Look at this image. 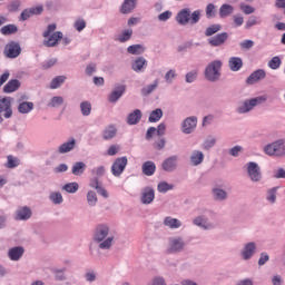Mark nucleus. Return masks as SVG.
<instances>
[{"label": "nucleus", "instance_id": "f257e3e1", "mask_svg": "<svg viewBox=\"0 0 285 285\" xmlns=\"http://www.w3.org/2000/svg\"><path fill=\"white\" fill-rule=\"evenodd\" d=\"M94 242H96L101 250H110L115 236L110 235V228L108 225H98L94 230Z\"/></svg>", "mask_w": 285, "mask_h": 285}, {"label": "nucleus", "instance_id": "f03ea898", "mask_svg": "<svg viewBox=\"0 0 285 285\" xmlns=\"http://www.w3.org/2000/svg\"><path fill=\"white\" fill-rule=\"evenodd\" d=\"M199 19H202V11L196 10L190 14V9H181L177 16L176 21L179 26H195V23H199Z\"/></svg>", "mask_w": 285, "mask_h": 285}, {"label": "nucleus", "instance_id": "7ed1b4c3", "mask_svg": "<svg viewBox=\"0 0 285 285\" xmlns=\"http://www.w3.org/2000/svg\"><path fill=\"white\" fill-rule=\"evenodd\" d=\"M268 100V96H258L256 98L245 100L240 106L237 107L236 111L239 115H246V112H250L255 107L262 106V104H266Z\"/></svg>", "mask_w": 285, "mask_h": 285}, {"label": "nucleus", "instance_id": "20e7f679", "mask_svg": "<svg viewBox=\"0 0 285 285\" xmlns=\"http://www.w3.org/2000/svg\"><path fill=\"white\" fill-rule=\"evenodd\" d=\"M205 77L208 81H218L222 77V61L215 60L205 69Z\"/></svg>", "mask_w": 285, "mask_h": 285}, {"label": "nucleus", "instance_id": "39448f33", "mask_svg": "<svg viewBox=\"0 0 285 285\" xmlns=\"http://www.w3.org/2000/svg\"><path fill=\"white\" fill-rule=\"evenodd\" d=\"M266 155L269 157H284L285 154V142L283 140H277L274 144L267 145L264 148Z\"/></svg>", "mask_w": 285, "mask_h": 285}, {"label": "nucleus", "instance_id": "423d86ee", "mask_svg": "<svg viewBox=\"0 0 285 285\" xmlns=\"http://www.w3.org/2000/svg\"><path fill=\"white\" fill-rule=\"evenodd\" d=\"M185 246H186V243L184 242V238L171 237V238H169V242H168L167 253H169L170 255H173L175 253H181V250H184Z\"/></svg>", "mask_w": 285, "mask_h": 285}, {"label": "nucleus", "instance_id": "0eeeda50", "mask_svg": "<svg viewBox=\"0 0 285 285\" xmlns=\"http://www.w3.org/2000/svg\"><path fill=\"white\" fill-rule=\"evenodd\" d=\"M128 166V158L126 156L117 158L111 166V174L114 177H121L124 170Z\"/></svg>", "mask_w": 285, "mask_h": 285}, {"label": "nucleus", "instance_id": "6e6552de", "mask_svg": "<svg viewBox=\"0 0 285 285\" xmlns=\"http://www.w3.org/2000/svg\"><path fill=\"white\" fill-rule=\"evenodd\" d=\"M247 175L252 181H262V169L257 163H247Z\"/></svg>", "mask_w": 285, "mask_h": 285}, {"label": "nucleus", "instance_id": "1a4fd4ad", "mask_svg": "<svg viewBox=\"0 0 285 285\" xmlns=\"http://www.w3.org/2000/svg\"><path fill=\"white\" fill-rule=\"evenodd\" d=\"M3 52L8 59H17L21 55V46L18 42L11 41L6 45Z\"/></svg>", "mask_w": 285, "mask_h": 285}, {"label": "nucleus", "instance_id": "9d476101", "mask_svg": "<svg viewBox=\"0 0 285 285\" xmlns=\"http://www.w3.org/2000/svg\"><path fill=\"white\" fill-rule=\"evenodd\" d=\"M0 112H4V118L10 119L12 117V98H0Z\"/></svg>", "mask_w": 285, "mask_h": 285}, {"label": "nucleus", "instance_id": "9b49d317", "mask_svg": "<svg viewBox=\"0 0 285 285\" xmlns=\"http://www.w3.org/2000/svg\"><path fill=\"white\" fill-rule=\"evenodd\" d=\"M195 128H197V117H188L184 120L183 126H181V131L185 135H190Z\"/></svg>", "mask_w": 285, "mask_h": 285}, {"label": "nucleus", "instance_id": "f8f14e48", "mask_svg": "<svg viewBox=\"0 0 285 285\" xmlns=\"http://www.w3.org/2000/svg\"><path fill=\"white\" fill-rule=\"evenodd\" d=\"M41 12H43V7L41 6L24 9L20 14V21H28L30 17H35V14H41Z\"/></svg>", "mask_w": 285, "mask_h": 285}, {"label": "nucleus", "instance_id": "ddd939ff", "mask_svg": "<svg viewBox=\"0 0 285 285\" xmlns=\"http://www.w3.org/2000/svg\"><path fill=\"white\" fill-rule=\"evenodd\" d=\"M193 224L199 228H204V230H213V228H215V225L210 223L206 216L196 217Z\"/></svg>", "mask_w": 285, "mask_h": 285}, {"label": "nucleus", "instance_id": "4468645a", "mask_svg": "<svg viewBox=\"0 0 285 285\" xmlns=\"http://www.w3.org/2000/svg\"><path fill=\"white\" fill-rule=\"evenodd\" d=\"M124 92H126V87L124 85H118L115 87V89L110 92L108 97V101L110 104H115L121 99Z\"/></svg>", "mask_w": 285, "mask_h": 285}, {"label": "nucleus", "instance_id": "2eb2a0df", "mask_svg": "<svg viewBox=\"0 0 285 285\" xmlns=\"http://www.w3.org/2000/svg\"><path fill=\"white\" fill-rule=\"evenodd\" d=\"M262 79H266V71L264 69H258L250 73L246 80V83L253 86L254 83H257V81H262Z\"/></svg>", "mask_w": 285, "mask_h": 285}, {"label": "nucleus", "instance_id": "dca6fc26", "mask_svg": "<svg viewBox=\"0 0 285 285\" xmlns=\"http://www.w3.org/2000/svg\"><path fill=\"white\" fill-rule=\"evenodd\" d=\"M140 202L141 204H153V202H155V189H153L151 187L144 188Z\"/></svg>", "mask_w": 285, "mask_h": 285}, {"label": "nucleus", "instance_id": "f3484780", "mask_svg": "<svg viewBox=\"0 0 285 285\" xmlns=\"http://www.w3.org/2000/svg\"><path fill=\"white\" fill-rule=\"evenodd\" d=\"M177 156L166 158L161 164L163 170H165L166 173H173V170L177 168Z\"/></svg>", "mask_w": 285, "mask_h": 285}, {"label": "nucleus", "instance_id": "a211bd4d", "mask_svg": "<svg viewBox=\"0 0 285 285\" xmlns=\"http://www.w3.org/2000/svg\"><path fill=\"white\" fill-rule=\"evenodd\" d=\"M23 253H26V249L22 246L12 247L8 252V257L11 262H19L23 257Z\"/></svg>", "mask_w": 285, "mask_h": 285}, {"label": "nucleus", "instance_id": "6ab92c4d", "mask_svg": "<svg viewBox=\"0 0 285 285\" xmlns=\"http://www.w3.org/2000/svg\"><path fill=\"white\" fill-rule=\"evenodd\" d=\"M227 40H228V33L222 32L210 38L208 42L215 48H217L218 46L226 43Z\"/></svg>", "mask_w": 285, "mask_h": 285}, {"label": "nucleus", "instance_id": "aec40b11", "mask_svg": "<svg viewBox=\"0 0 285 285\" xmlns=\"http://www.w3.org/2000/svg\"><path fill=\"white\" fill-rule=\"evenodd\" d=\"M63 39V33L60 31H57L55 33H52L48 40H45V46H47V48H55V46H57V43H59V40Z\"/></svg>", "mask_w": 285, "mask_h": 285}, {"label": "nucleus", "instance_id": "412c9836", "mask_svg": "<svg viewBox=\"0 0 285 285\" xmlns=\"http://www.w3.org/2000/svg\"><path fill=\"white\" fill-rule=\"evenodd\" d=\"M255 250H257V246L255 245V243L246 244L242 252L243 259H245V261L250 259V257H253V255H255Z\"/></svg>", "mask_w": 285, "mask_h": 285}, {"label": "nucleus", "instance_id": "4be33fe9", "mask_svg": "<svg viewBox=\"0 0 285 285\" xmlns=\"http://www.w3.org/2000/svg\"><path fill=\"white\" fill-rule=\"evenodd\" d=\"M141 110L135 109L132 112H130L127 117V124L128 126H137L139 121H141Z\"/></svg>", "mask_w": 285, "mask_h": 285}, {"label": "nucleus", "instance_id": "5701e85b", "mask_svg": "<svg viewBox=\"0 0 285 285\" xmlns=\"http://www.w3.org/2000/svg\"><path fill=\"white\" fill-rule=\"evenodd\" d=\"M228 66L233 72H237L242 70V67L244 66V61L239 57H232L228 60Z\"/></svg>", "mask_w": 285, "mask_h": 285}, {"label": "nucleus", "instance_id": "b1692460", "mask_svg": "<svg viewBox=\"0 0 285 285\" xmlns=\"http://www.w3.org/2000/svg\"><path fill=\"white\" fill-rule=\"evenodd\" d=\"M135 8H137V0H125L120 8V12L121 14H130Z\"/></svg>", "mask_w": 285, "mask_h": 285}, {"label": "nucleus", "instance_id": "393cba45", "mask_svg": "<svg viewBox=\"0 0 285 285\" xmlns=\"http://www.w3.org/2000/svg\"><path fill=\"white\" fill-rule=\"evenodd\" d=\"M75 146H77V140H75V138H71L69 141L59 146L58 153H60V155H66V153L75 150Z\"/></svg>", "mask_w": 285, "mask_h": 285}, {"label": "nucleus", "instance_id": "a878e982", "mask_svg": "<svg viewBox=\"0 0 285 285\" xmlns=\"http://www.w3.org/2000/svg\"><path fill=\"white\" fill-rule=\"evenodd\" d=\"M141 168L142 174L146 175L147 177H153V175H155V170H157V166L150 160L145 161Z\"/></svg>", "mask_w": 285, "mask_h": 285}, {"label": "nucleus", "instance_id": "bb28decb", "mask_svg": "<svg viewBox=\"0 0 285 285\" xmlns=\"http://www.w3.org/2000/svg\"><path fill=\"white\" fill-rule=\"evenodd\" d=\"M18 88H21V82L18 79H12L3 87V92H17Z\"/></svg>", "mask_w": 285, "mask_h": 285}, {"label": "nucleus", "instance_id": "cd10ccee", "mask_svg": "<svg viewBox=\"0 0 285 285\" xmlns=\"http://www.w3.org/2000/svg\"><path fill=\"white\" fill-rule=\"evenodd\" d=\"M30 217H32V210H30L29 207H20L17 210L16 219L26 220V219H30Z\"/></svg>", "mask_w": 285, "mask_h": 285}, {"label": "nucleus", "instance_id": "c85d7f7f", "mask_svg": "<svg viewBox=\"0 0 285 285\" xmlns=\"http://www.w3.org/2000/svg\"><path fill=\"white\" fill-rule=\"evenodd\" d=\"M164 224H165V226H167L168 228H171V229L181 228V220H179L177 218H173L170 216L165 217Z\"/></svg>", "mask_w": 285, "mask_h": 285}, {"label": "nucleus", "instance_id": "c756f323", "mask_svg": "<svg viewBox=\"0 0 285 285\" xmlns=\"http://www.w3.org/2000/svg\"><path fill=\"white\" fill-rule=\"evenodd\" d=\"M31 110H35L33 102L22 101L18 106V112H20V115H28Z\"/></svg>", "mask_w": 285, "mask_h": 285}, {"label": "nucleus", "instance_id": "7c9ffc66", "mask_svg": "<svg viewBox=\"0 0 285 285\" xmlns=\"http://www.w3.org/2000/svg\"><path fill=\"white\" fill-rule=\"evenodd\" d=\"M190 161L193 166H199V164L204 161V153L194 150L190 156Z\"/></svg>", "mask_w": 285, "mask_h": 285}, {"label": "nucleus", "instance_id": "2f4dec72", "mask_svg": "<svg viewBox=\"0 0 285 285\" xmlns=\"http://www.w3.org/2000/svg\"><path fill=\"white\" fill-rule=\"evenodd\" d=\"M147 66H148V61H146L144 57H139L132 63V70H135V72H141V70H144V68Z\"/></svg>", "mask_w": 285, "mask_h": 285}, {"label": "nucleus", "instance_id": "473e14b6", "mask_svg": "<svg viewBox=\"0 0 285 285\" xmlns=\"http://www.w3.org/2000/svg\"><path fill=\"white\" fill-rule=\"evenodd\" d=\"M235 11V8L230 4H223L219 9L220 19H226V17H230V14Z\"/></svg>", "mask_w": 285, "mask_h": 285}, {"label": "nucleus", "instance_id": "72a5a7b5", "mask_svg": "<svg viewBox=\"0 0 285 285\" xmlns=\"http://www.w3.org/2000/svg\"><path fill=\"white\" fill-rule=\"evenodd\" d=\"M85 171H86V165L83 161L75 163L71 169L72 175H76L77 177H79V175H83Z\"/></svg>", "mask_w": 285, "mask_h": 285}, {"label": "nucleus", "instance_id": "f704fd0d", "mask_svg": "<svg viewBox=\"0 0 285 285\" xmlns=\"http://www.w3.org/2000/svg\"><path fill=\"white\" fill-rule=\"evenodd\" d=\"M161 117H164V111L158 108V109L150 112L149 118H148V122L149 124H157V121H159V119H161Z\"/></svg>", "mask_w": 285, "mask_h": 285}, {"label": "nucleus", "instance_id": "c9c22d12", "mask_svg": "<svg viewBox=\"0 0 285 285\" xmlns=\"http://www.w3.org/2000/svg\"><path fill=\"white\" fill-rule=\"evenodd\" d=\"M145 51L146 48H144L141 45H132L127 48V52L129 55H144Z\"/></svg>", "mask_w": 285, "mask_h": 285}, {"label": "nucleus", "instance_id": "e433bc0d", "mask_svg": "<svg viewBox=\"0 0 285 285\" xmlns=\"http://www.w3.org/2000/svg\"><path fill=\"white\" fill-rule=\"evenodd\" d=\"M115 135H117V128L112 125L108 126L102 132V137L106 140L112 139Z\"/></svg>", "mask_w": 285, "mask_h": 285}, {"label": "nucleus", "instance_id": "4c0bfd02", "mask_svg": "<svg viewBox=\"0 0 285 285\" xmlns=\"http://www.w3.org/2000/svg\"><path fill=\"white\" fill-rule=\"evenodd\" d=\"M17 24H7L0 29L1 35H14L18 32Z\"/></svg>", "mask_w": 285, "mask_h": 285}, {"label": "nucleus", "instance_id": "58836bf2", "mask_svg": "<svg viewBox=\"0 0 285 285\" xmlns=\"http://www.w3.org/2000/svg\"><path fill=\"white\" fill-rule=\"evenodd\" d=\"M66 81V76H58L51 80L50 88L51 90H57L61 87V83Z\"/></svg>", "mask_w": 285, "mask_h": 285}, {"label": "nucleus", "instance_id": "ea45409f", "mask_svg": "<svg viewBox=\"0 0 285 285\" xmlns=\"http://www.w3.org/2000/svg\"><path fill=\"white\" fill-rule=\"evenodd\" d=\"M158 86L159 80H155L154 83L146 86L141 89V95H144V97H147V95H150L153 91H155Z\"/></svg>", "mask_w": 285, "mask_h": 285}, {"label": "nucleus", "instance_id": "a19ab883", "mask_svg": "<svg viewBox=\"0 0 285 285\" xmlns=\"http://www.w3.org/2000/svg\"><path fill=\"white\" fill-rule=\"evenodd\" d=\"M80 109L83 117H88L92 112V105L89 101H82L80 104Z\"/></svg>", "mask_w": 285, "mask_h": 285}, {"label": "nucleus", "instance_id": "79ce46f5", "mask_svg": "<svg viewBox=\"0 0 285 285\" xmlns=\"http://www.w3.org/2000/svg\"><path fill=\"white\" fill-rule=\"evenodd\" d=\"M222 30V24H212L205 30V37H213V35H217Z\"/></svg>", "mask_w": 285, "mask_h": 285}, {"label": "nucleus", "instance_id": "37998d69", "mask_svg": "<svg viewBox=\"0 0 285 285\" xmlns=\"http://www.w3.org/2000/svg\"><path fill=\"white\" fill-rule=\"evenodd\" d=\"M62 105H63V97L61 96H55L53 98H51V100L48 104L49 108H59V106H62Z\"/></svg>", "mask_w": 285, "mask_h": 285}, {"label": "nucleus", "instance_id": "c03bdc74", "mask_svg": "<svg viewBox=\"0 0 285 285\" xmlns=\"http://www.w3.org/2000/svg\"><path fill=\"white\" fill-rule=\"evenodd\" d=\"M131 37H132V29H127L120 36H118V41L120 43H126V41H130Z\"/></svg>", "mask_w": 285, "mask_h": 285}, {"label": "nucleus", "instance_id": "a18cd8bd", "mask_svg": "<svg viewBox=\"0 0 285 285\" xmlns=\"http://www.w3.org/2000/svg\"><path fill=\"white\" fill-rule=\"evenodd\" d=\"M277 188L279 187H274L267 190L266 199L267 202H269V204H275V202L277 200Z\"/></svg>", "mask_w": 285, "mask_h": 285}, {"label": "nucleus", "instance_id": "49530a36", "mask_svg": "<svg viewBox=\"0 0 285 285\" xmlns=\"http://www.w3.org/2000/svg\"><path fill=\"white\" fill-rule=\"evenodd\" d=\"M215 144H217V139H215L213 136H208L203 144V149L210 150Z\"/></svg>", "mask_w": 285, "mask_h": 285}, {"label": "nucleus", "instance_id": "de8ad7c7", "mask_svg": "<svg viewBox=\"0 0 285 285\" xmlns=\"http://www.w3.org/2000/svg\"><path fill=\"white\" fill-rule=\"evenodd\" d=\"M213 193L214 199H216L217 202H224V199H226L227 197V194L224 189L216 188L213 190Z\"/></svg>", "mask_w": 285, "mask_h": 285}, {"label": "nucleus", "instance_id": "09e8293b", "mask_svg": "<svg viewBox=\"0 0 285 285\" xmlns=\"http://www.w3.org/2000/svg\"><path fill=\"white\" fill-rule=\"evenodd\" d=\"M262 23V19L257 16H252L246 21L245 28H253V26H259Z\"/></svg>", "mask_w": 285, "mask_h": 285}, {"label": "nucleus", "instance_id": "8fccbe9b", "mask_svg": "<svg viewBox=\"0 0 285 285\" xmlns=\"http://www.w3.org/2000/svg\"><path fill=\"white\" fill-rule=\"evenodd\" d=\"M49 199L52 202V204H63V196L59 191L51 193Z\"/></svg>", "mask_w": 285, "mask_h": 285}, {"label": "nucleus", "instance_id": "3c124183", "mask_svg": "<svg viewBox=\"0 0 285 285\" xmlns=\"http://www.w3.org/2000/svg\"><path fill=\"white\" fill-rule=\"evenodd\" d=\"M97 193H95L94 190H90L87 193V204H89L90 206H97Z\"/></svg>", "mask_w": 285, "mask_h": 285}, {"label": "nucleus", "instance_id": "603ef678", "mask_svg": "<svg viewBox=\"0 0 285 285\" xmlns=\"http://www.w3.org/2000/svg\"><path fill=\"white\" fill-rule=\"evenodd\" d=\"M19 8H21V0H12L7 6V9L10 12H18Z\"/></svg>", "mask_w": 285, "mask_h": 285}, {"label": "nucleus", "instance_id": "864d4df0", "mask_svg": "<svg viewBox=\"0 0 285 285\" xmlns=\"http://www.w3.org/2000/svg\"><path fill=\"white\" fill-rule=\"evenodd\" d=\"M62 190H66V193H77L79 190V184L77 183H68L62 187Z\"/></svg>", "mask_w": 285, "mask_h": 285}, {"label": "nucleus", "instance_id": "5fc2aeb1", "mask_svg": "<svg viewBox=\"0 0 285 285\" xmlns=\"http://www.w3.org/2000/svg\"><path fill=\"white\" fill-rule=\"evenodd\" d=\"M7 159H8V163L6 165L7 168H17V166H19V158L9 155Z\"/></svg>", "mask_w": 285, "mask_h": 285}, {"label": "nucleus", "instance_id": "6e6d98bb", "mask_svg": "<svg viewBox=\"0 0 285 285\" xmlns=\"http://www.w3.org/2000/svg\"><path fill=\"white\" fill-rule=\"evenodd\" d=\"M268 66L272 70H277V68H279V66H282V59H279V57H273L271 59V61L268 62Z\"/></svg>", "mask_w": 285, "mask_h": 285}, {"label": "nucleus", "instance_id": "4d7b16f0", "mask_svg": "<svg viewBox=\"0 0 285 285\" xmlns=\"http://www.w3.org/2000/svg\"><path fill=\"white\" fill-rule=\"evenodd\" d=\"M173 188L174 186L167 181H161L158 184V193H168V190H173Z\"/></svg>", "mask_w": 285, "mask_h": 285}, {"label": "nucleus", "instance_id": "13d9d810", "mask_svg": "<svg viewBox=\"0 0 285 285\" xmlns=\"http://www.w3.org/2000/svg\"><path fill=\"white\" fill-rule=\"evenodd\" d=\"M216 8L217 7H215V4H213V3L207 4V7H206V17H207V19L215 18Z\"/></svg>", "mask_w": 285, "mask_h": 285}, {"label": "nucleus", "instance_id": "bf43d9fd", "mask_svg": "<svg viewBox=\"0 0 285 285\" xmlns=\"http://www.w3.org/2000/svg\"><path fill=\"white\" fill-rule=\"evenodd\" d=\"M239 8L244 14H253V12H255V8L245 3H240Z\"/></svg>", "mask_w": 285, "mask_h": 285}, {"label": "nucleus", "instance_id": "052dcab7", "mask_svg": "<svg viewBox=\"0 0 285 285\" xmlns=\"http://www.w3.org/2000/svg\"><path fill=\"white\" fill-rule=\"evenodd\" d=\"M92 175H95L96 177H104V175H106V167L100 166V167H96L91 170Z\"/></svg>", "mask_w": 285, "mask_h": 285}, {"label": "nucleus", "instance_id": "680f3d73", "mask_svg": "<svg viewBox=\"0 0 285 285\" xmlns=\"http://www.w3.org/2000/svg\"><path fill=\"white\" fill-rule=\"evenodd\" d=\"M73 28H76V30L78 32H81V30H83L86 28V20H83V19L76 20Z\"/></svg>", "mask_w": 285, "mask_h": 285}, {"label": "nucleus", "instance_id": "e2e57ef3", "mask_svg": "<svg viewBox=\"0 0 285 285\" xmlns=\"http://www.w3.org/2000/svg\"><path fill=\"white\" fill-rule=\"evenodd\" d=\"M242 50H250L253 46H255V42L253 40H244L239 43Z\"/></svg>", "mask_w": 285, "mask_h": 285}, {"label": "nucleus", "instance_id": "0e129e2a", "mask_svg": "<svg viewBox=\"0 0 285 285\" xmlns=\"http://www.w3.org/2000/svg\"><path fill=\"white\" fill-rule=\"evenodd\" d=\"M175 77H177V73L175 72V70L171 69L165 75V81L167 83H173Z\"/></svg>", "mask_w": 285, "mask_h": 285}, {"label": "nucleus", "instance_id": "69168bd1", "mask_svg": "<svg viewBox=\"0 0 285 285\" xmlns=\"http://www.w3.org/2000/svg\"><path fill=\"white\" fill-rule=\"evenodd\" d=\"M197 80V71H189L187 75H186V82L187 83H193L194 81Z\"/></svg>", "mask_w": 285, "mask_h": 285}, {"label": "nucleus", "instance_id": "338daca9", "mask_svg": "<svg viewBox=\"0 0 285 285\" xmlns=\"http://www.w3.org/2000/svg\"><path fill=\"white\" fill-rule=\"evenodd\" d=\"M56 63H57V59H49L42 63V69L48 70L52 68V66H55Z\"/></svg>", "mask_w": 285, "mask_h": 285}, {"label": "nucleus", "instance_id": "774afa93", "mask_svg": "<svg viewBox=\"0 0 285 285\" xmlns=\"http://www.w3.org/2000/svg\"><path fill=\"white\" fill-rule=\"evenodd\" d=\"M170 17H173V12H170V11H165V12H163V13H160V14L158 16V20H159V21H168V19H170Z\"/></svg>", "mask_w": 285, "mask_h": 285}]
</instances>
